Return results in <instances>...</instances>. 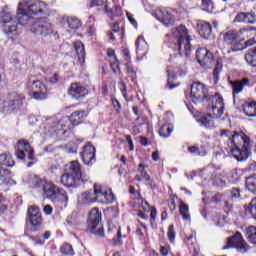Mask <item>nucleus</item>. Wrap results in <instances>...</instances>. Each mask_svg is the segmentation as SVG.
Listing matches in <instances>:
<instances>
[{
	"instance_id": "f257e3e1",
	"label": "nucleus",
	"mask_w": 256,
	"mask_h": 256,
	"mask_svg": "<svg viewBox=\"0 0 256 256\" xmlns=\"http://www.w3.org/2000/svg\"><path fill=\"white\" fill-rule=\"evenodd\" d=\"M48 5L41 0H22L18 3L16 16H13V10L5 6L0 12V23L6 35H17L21 25H29L34 22L31 15H45L48 11Z\"/></svg>"
},
{
	"instance_id": "f03ea898",
	"label": "nucleus",
	"mask_w": 256,
	"mask_h": 256,
	"mask_svg": "<svg viewBox=\"0 0 256 256\" xmlns=\"http://www.w3.org/2000/svg\"><path fill=\"white\" fill-rule=\"evenodd\" d=\"M221 137L230 139V153L238 161H247L251 155V144L247 135L224 129L220 132Z\"/></svg>"
},
{
	"instance_id": "7ed1b4c3",
	"label": "nucleus",
	"mask_w": 256,
	"mask_h": 256,
	"mask_svg": "<svg viewBox=\"0 0 256 256\" xmlns=\"http://www.w3.org/2000/svg\"><path fill=\"white\" fill-rule=\"evenodd\" d=\"M79 203L85 205L87 203H101L102 205H109L115 203V195L111 189L102 188L101 185L95 184L94 190L82 193L78 197Z\"/></svg>"
},
{
	"instance_id": "20e7f679",
	"label": "nucleus",
	"mask_w": 256,
	"mask_h": 256,
	"mask_svg": "<svg viewBox=\"0 0 256 256\" xmlns=\"http://www.w3.org/2000/svg\"><path fill=\"white\" fill-rule=\"evenodd\" d=\"M129 193L130 198L132 199V202L130 203L134 208V211H137V216L140 217V219H144V221L149 219V216L141 212V209H143L146 213H150V223L153 225L155 219H157V208L149 206V202L141 198V193L139 190L135 189V187L130 186Z\"/></svg>"
},
{
	"instance_id": "39448f33",
	"label": "nucleus",
	"mask_w": 256,
	"mask_h": 256,
	"mask_svg": "<svg viewBox=\"0 0 256 256\" xmlns=\"http://www.w3.org/2000/svg\"><path fill=\"white\" fill-rule=\"evenodd\" d=\"M68 173H64L60 178V183L64 187H79V183L89 181V176L81 171V164L72 161L67 165Z\"/></svg>"
},
{
	"instance_id": "423d86ee",
	"label": "nucleus",
	"mask_w": 256,
	"mask_h": 256,
	"mask_svg": "<svg viewBox=\"0 0 256 256\" xmlns=\"http://www.w3.org/2000/svg\"><path fill=\"white\" fill-rule=\"evenodd\" d=\"M253 37L246 41V46L251 47L254 43H256V27L250 26L237 30H229L224 34L223 41L226 45H231L235 47L238 45L240 41H245V39Z\"/></svg>"
},
{
	"instance_id": "0eeeda50",
	"label": "nucleus",
	"mask_w": 256,
	"mask_h": 256,
	"mask_svg": "<svg viewBox=\"0 0 256 256\" xmlns=\"http://www.w3.org/2000/svg\"><path fill=\"white\" fill-rule=\"evenodd\" d=\"M85 117L87 114L83 110H76L74 111L71 116H64L62 117L53 127L54 133L62 132L63 135L67 133V131H71L75 125H80L85 121Z\"/></svg>"
},
{
	"instance_id": "6e6552de",
	"label": "nucleus",
	"mask_w": 256,
	"mask_h": 256,
	"mask_svg": "<svg viewBox=\"0 0 256 256\" xmlns=\"http://www.w3.org/2000/svg\"><path fill=\"white\" fill-rule=\"evenodd\" d=\"M172 35L176 38V46L180 53H184L185 57L191 55L193 51V46H191V36L189 35V30L185 25H180L172 29Z\"/></svg>"
},
{
	"instance_id": "1a4fd4ad",
	"label": "nucleus",
	"mask_w": 256,
	"mask_h": 256,
	"mask_svg": "<svg viewBox=\"0 0 256 256\" xmlns=\"http://www.w3.org/2000/svg\"><path fill=\"white\" fill-rule=\"evenodd\" d=\"M225 108V104L223 103V97L219 94H215L212 97V104H211V111L213 113V116L211 114H208L207 116H202L199 119V123L203 125V127H206V129H213L215 127V123L213 122V117L216 119L221 117L223 115V109Z\"/></svg>"
},
{
	"instance_id": "9d476101",
	"label": "nucleus",
	"mask_w": 256,
	"mask_h": 256,
	"mask_svg": "<svg viewBox=\"0 0 256 256\" xmlns=\"http://www.w3.org/2000/svg\"><path fill=\"white\" fill-rule=\"evenodd\" d=\"M24 26H26L34 35H40V37H51L52 35L54 39H59V35H57L55 29H53V24L49 22L34 20Z\"/></svg>"
},
{
	"instance_id": "9b49d317",
	"label": "nucleus",
	"mask_w": 256,
	"mask_h": 256,
	"mask_svg": "<svg viewBox=\"0 0 256 256\" xmlns=\"http://www.w3.org/2000/svg\"><path fill=\"white\" fill-rule=\"evenodd\" d=\"M190 99L192 103H199L200 101H206L207 99L213 101V96H209L207 86L201 82H195L191 86Z\"/></svg>"
},
{
	"instance_id": "f8f14e48",
	"label": "nucleus",
	"mask_w": 256,
	"mask_h": 256,
	"mask_svg": "<svg viewBox=\"0 0 256 256\" xmlns=\"http://www.w3.org/2000/svg\"><path fill=\"white\" fill-rule=\"evenodd\" d=\"M88 227L94 235L103 237V225L101 224V212L98 208H93L88 216Z\"/></svg>"
},
{
	"instance_id": "ddd939ff",
	"label": "nucleus",
	"mask_w": 256,
	"mask_h": 256,
	"mask_svg": "<svg viewBox=\"0 0 256 256\" xmlns=\"http://www.w3.org/2000/svg\"><path fill=\"white\" fill-rule=\"evenodd\" d=\"M34 189L42 191L43 195L46 196L47 199H57V191L59 190V188H57V186H55L53 182L35 178Z\"/></svg>"
},
{
	"instance_id": "4468645a",
	"label": "nucleus",
	"mask_w": 256,
	"mask_h": 256,
	"mask_svg": "<svg viewBox=\"0 0 256 256\" xmlns=\"http://www.w3.org/2000/svg\"><path fill=\"white\" fill-rule=\"evenodd\" d=\"M27 87L33 92V99H36V101H43L47 98V86H45L41 80L29 78Z\"/></svg>"
},
{
	"instance_id": "2eb2a0df",
	"label": "nucleus",
	"mask_w": 256,
	"mask_h": 256,
	"mask_svg": "<svg viewBox=\"0 0 256 256\" xmlns=\"http://www.w3.org/2000/svg\"><path fill=\"white\" fill-rule=\"evenodd\" d=\"M15 155L20 161H23V159L33 161V159H35V152L33 151V148H31V144L25 140L18 141Z\"/></svg>"
},
{
	"instance_id": "dca6fc26",
	"label": "nucleus",
	"mask_w": 256,
	"mask_h": 256,
	"mask_svg": "<svg viewBox=\"0 0 256 256\" xmlns=\"http://www.w3.org/2000/svg\"><path fill=\"white\" fill-rule=\"evenodd\" d=\"M229 247L237 249L238 253H247L250 249L249 244L245 242L240 232H236L232 237L228 238L227 245L224 246V249H229Z\"/></svg>"
},
{
	"instance_id": "f3484780",
	"label": "nucleus",
	"mask_w": 256,
	"mask_h": 256,
	"mask_svg": "<svg viewBox=\"0 0 256 256\" xmlns=\"http://www.w3.org/2000/svg\"><path fill=\"white\" fill-rule=\"evenodd\" d=\"M23 103H25V95L12 92L8 95V100L4 103V111L13 113L15 109H20Z\"/></svg>"
},
{
	"instance_id": "a211bd4d",
	"label": "nucleus",
	"mask_w": 256,
	"mask_h": 256,
	"mask_svg": "<svg viewBox=\"0 0 256 256\" xmlns=\"http://www.w3.org/2000/svg\"><path fill=\"white\" fill-rule=\"evenodd\" d=\"M156 18L165 27L175 24V11L167 10L165 8L159 9L156 13Z\"/></svg>"
},
{
	"instance_id": "6ab92c4d",
	"label": "nucleus",
	"mask_w": 256,
	"mask_h": 256,
	"mask_svg": "<svg viewBox=\"0 0 256 256\" xmlns=\"http://www.w3.org/2000/svg\"><path fill=\"white\" fill-rule=\"evenodd\" d=\"M196 59L199 65L205 67L211 65L213 61V54L207 48H200L196 51Z\"/></svg>"
},
{
	"instance_id": "aec40b11",
	"label": "nucleus",
	"mask_w": 256,
	"mask_h": 256,
	"mask_svg": "<svg viewBox=\"0 0 256 256\" xmlns=\"http://www.w3.org/2000/svg\"><path fill=\"white\" fill-rule=\"evenodd\" d=\"M88 93L89 92L85 89V87L81 86L79 83H72L68 90V95H70V97L76 101L84 99Z\"/></svg>"
},
{
	"instance_id": "412c9836",
	"label": "nucleus",
	"mask_w": 256,
	"mask_h": 256,
	"mask_svg": "<svg viewBox=\"0 0 256 256\" xmlns=\"http://www.w3.org/2000/svg\"><path fill=\"white\" fill-rule=\"evenodd\" d=\"M81 158L84 165H93V161H95V148L93 145L84 146Z\"/></svg>"
},
{
	"instance_id": "4be33fe9",
	"label": "nucleus",
	"mask_w": 256,
	"mask_h": 256,
	"mask_svg": "<svg viewBox=\"0 0 256 256\" xmlns=\"http://www.w3.org/2000/svg\"><path fill=\"white\" fill-rule=\"evenodd\" d=\"M108 233L113 236L112 243L113 245H121V227L109 223L108 224Z\"/></svg>"
},
{
	"instance_id": "5701e85b",
	"label": "nucleus",
	"mask_w": 256,
	"mask_h": 256,
	"mask_svg": "<svg viewBox=\"0 0 256 256\" xmlns=\"http://www.w3.org/2000/svg\"><path fill=\"white\" fill-rule=\"evenodd\" d=\"M13 174L6 168L0 167L1 185H15V180L12 179Z\"/></svg>"
},
{
	"instance_id": "b1692460",
	"label": "nucleus",
	"mask_w": 256,
	"mask_h": 256,
	"mask_svg": "<svg viewBox=\"0 0 256 256\" xmlns=\"http://www.w3.org/2000/svg\"><path fill=\"white\" fill-rule=\"evenodd\" d=\"M74 49L80 65H83L85 63V45L81 41H76L74 43Z\"/></svg>"
},
{
	"instance_id": "393cba45",
	"label": "nucleus",
	"mask_w": 256,
	"mask_h": 256,
	"mask_svg": "<svg viewBox=\"0 0 256 256\" xmlns=\"http://www.w3.org/2000/svg\"><path fill=\"white\" fill-rule=\"evenodd\" d=\"M211 31H212L211 24L207 22H202L198 24V32H199V35L203 37V39H209V37L211 36Z\"/></svg>"
},
{
	"instance_id": "a878e982",
	"label": "nucleus",
	"mask_w": 256,
	"mask_h": 256,
	"mask_svg": "<svg viewBox=\"0 0 256 256\" xmlns=\"http://www.w3.org/2000/svg\"><path fill=\"white\" fill-rule=\"evenodd\" d=\"M247 86H249V78H243L240 81H235L232 83L233 94L239 95V93L243 91V88Z\"/></svg>"
},
{
	"instance_id": "bb28decb",
	"label": "nucleus",
	"mask_w": 256,
	"mask_h": 256,
	"mask_svg": "<svg viewBox=\"0 0 256 256\" xmlns=\"http://www.w3.org/2000/svg\"><path fill=\"white\" fill-rule=\"evenodd\" d=\"M0 165L1 167H14L15 160H13V156L9 153L0 154Z\"/></svg>"
},
{
	"instance_id": "cd10ccee",
	"label": "nucleus",
	"mask_w": 256,
	"mask_h": 256,
	"mask_svg": "<svg viewBox=\"0 0 256 256\" xmlns=\"http://www.w3.org/2000/svg\"><path fill=\"white\" fill-rule=\"evenodd\" d=\"M148 50H149V45L145 41V38L138 37V39L136 40V52L139 53L143 51L142 55H145V53H147Z\"/></svg>"
},
{
	"instance_id": "c85d7f7f",
	"label": "nucleus",
	"mask_w": 256,
	"mask_h": 256,
	"mask_svg": "<svg viewBox=\"0 0 256 256\" xmlns=\"http://www.w3.org/2000/svg\"><path fill=\"white\" fill-rule=\"evenodd\" d=\"M179 212L183 221H191V214H189V205H187L185 202L180 203Z\"/></svg>"
},
{
	"instance_id": "c756f323",
	"label": "nucleus",
	"mask_w": 256,
	"mask_h": 256,
	"mask_svg": "<svg viewBox=\"0 0 256 256\" xmlns=\"http://www.w3.org/2000/svg\"><path fill=\"white\" fill-rule=\"evenodd\" d=\"M243 111L247 117H256V102L245 104Z\"/></svg>"
},
{
	"instance_id": "7c9ffc66",
	"label": "nucleus",
	"mask_w": 256,
	"mask_h": 256,
	"mask_svg": "<svg viewBox=\"0 0 256 256\" xmlns=\"http://www.w3.org/2000/svg\"><path fill=\"white\" fill-rule=\"evenodd\" d=\"M28 223L31 225V231H37L39 226L43 224V217L36 216L33 218H28Z\"/></svg>"
},
{
	"instance_id": "2f4dec72",
	"label": "nucleus",
	"mask_w": 256,
	"mask_h": 256,
	"mask_svg": "<svg viewBox=\"0 0 256 256\" xmlns=\"http://www.w3.org/2000/svg\"><path fill=\"white\" fill-rule=\"evenodd\" d=\"M171 133H173V126L169 124H164L160 127V137H164V139H167V137H171Z\"/></svg>"
},
{
	"instance_id": "473e14b6",
	"label": "nucleus",
	"mask_w": 256,
	"mask_h": 256,
	"mask_svg": "<svg viewBox=\"0 0 256 256\" xmlns=\"http://www.w3.org/2000/svg\"><path fill=\"white\" fill-rule=\"evenodd\" d=\"M246 189L250 193H256V176H249L246 178Z\"/></svg>"
},
{
	"instance_id": "72a5a7b5",
	"label": "nucleus",
	"mask_w": 256,
	"mask_h": 256,
	"mask_svg": "<svg viewBox=\"0 0 256 256\" xmlns=\"http://www.w3.org/2000/svg\"><path fill=\"white\" fill-rule=\"evenodd\" d=\"M246 237L252 245H256V227L250 226L246 229Z\"/></svg>"
},
{
	"instance_id": "f704fd0d",
	"label": "nucleus",
	"mask_w": 256,
	"mask_h": 256,
	"mask_svg": "<svg viewBox=\"0 0 256 256\" xmlns=\"http://www.w3.org/2000/svg\"><path fill=\"white\" fill-rule=\"evenodd\" d=\"M245 60L251 67H256V48L252 49L245 55Z\"/></svg>"
},
{
	"instance_id": "c9c22d12",
	"label": "nucleus",
	"mask_w": 256,
	"mask_h": 256,
	"mask_svg": "<svg viewBox=\"0 0 256 256\" xmlns=\"http://www.w3.org/2000/svg\"><path fill=\"white\" fill-rule=\"evenodd\" d=\"M60 253L63 255L73 256L75 255V251L73 250V246L69 243H64L60 247Z\"/></svg>"
},
{
	"instance_id": "e433bc0d",
	"label": "nucleus",
	"mask_w": 256,
	"mask_h": 256,
	"mask_svg": "<svg viewBox=\"0 0 256 256\" xmlns=\"http://www.w3.org/2000/svg\"><path fill=\"white\" fill-rule=\"evenodd\" d=\"M68 27L70 29H79L81 27V20L77 17H69L67 18Z\"/></svg>"
},
{
	"instance_id": "4c0bfd02",
	"label": "nucleus",
	"mask_w": 256,
	"mask_h": 256,
	"mask_svg": "<svg viewBox=\"0 0 256 256\" xmlns=\"http://www.w3.org/2000/svg\"><path fill=\"white\" fill-rule=\"evenodd\" d=\"M246 212L250 213L251 217L256 221V197L251 200Z\"/></svg>"
},
{
	"instance_id": "58836bf2",
	"label": "nucleus",
	"mask_w": 256,
	"mask_h": 256,
	"mask_svg": "<svg viewBox=\"0 0 256 256\" xmlns=\"http://www.w3.org/2000/svg\"><path fill=\"white\" fill-rule=\"evenodd\" d=\"M202 10L207 13H213V1L212 0H202Z\"/></svg>"
},
{
	"instance_id": "ea45409f",
	"label": "nucleus",
	"mask_w": 256,
	"mask_h": 256,
	"mask_svg": "<svg viewBox=\"0 0 256 256\" xmlns=\"http://www.w3.org/2000/svg\"><path fill=\"white\" fill-rule=\"evenodd\" d=\"M117 35H119V23H114V25L112 26V31L108 33L110 41H115Z\"/></svg>"
},
{
	"instance_id": "a19ab883",
	"label": "nucleus",
	"mask_w": 256,
	"mask_h": 256,
	"mask_svg": "<svg viewBox=\"0 0 256 256\" xmlns=\"http://www.w3.org/2000/svg\"><path fill=\"white\" fill-rule=\"evenodd\" d=\"M33 217H41V211H39V208L35 206H31L28 208V219H31Z\"/></svg>"
},
{
	"instance_id": "79ce46f5",
	"label": "nucleus",
	"mask_w": 256,
	"mask_h": 256,
	"mask_svg": "<svg viewBox=\"0 0 256 256\" xmlns=\"http://www.w3.org/2000/svg\"><path fill=\"white\" fill-rule=\"evenodd\" d=\"M56 198L60 199L63 203H67V201H69V197L67 196V192H65V190L59 189V188L57 190Z\"/></svg>"
},
{
	"instance_id": "37998d69",
	"label": "nucleus",
	"mask_w": 256,
	"mask_h": 256,
	"mask_svg": "<svg viewBox=\"0 0 256 256\" xmlns=\"http://www.w3.org/2000/svg\"><path fill=\"white\" fill-rule=\"evenodd\" d=\"M167 237L170 241V243H175V226L174 225H170L168 228V232H167Z\"/></svg>"
},
{
	"instance_id": "c03bdc74",
	"label": "nucleus",
	"mask_w": 256,
	"mask_h": 256,
	"mask_svg": "<svg viewBox=\"0 0 256 256\" xmlns=\"http://www.w3.org/2000/svg\"><path fill=\"white\" fill-rule=\"evenodd\" d=\"M246 23H249L250 25H255L256 24V14H255V12L246 13Z\"/></svg>"
},
{
	"instance_id": "a18cd8bd",
	"label": "nucleus",
	"mask_w": 256,
	"mask_h": 256,
	"mask_svg": "<svg viewBox=\"0 0 256 256\" xmlns=\"http://www.w3.org/2000/svg\"><path fill=\"white\" fill-rule=\"evenodd\" d=\"M230 197H231V200H232V201H235V200H237V199H241V189H239V188H233V189L231 190V195H230Z\"/></svg>"
},
{
	"instance_id": "49530a36",
	"label": "nucleus",
	"mask_w": 256,
	"mask_h": 256,
	"mask_svg": "<svg viewBox=\"0 0 256 256\" xmlns=\"http://www.w3.org/2000/svg\"><path fill=\"white\" fill-rule=\"evenodd\" d=\"M7 209V200L0 194V215H3V212L7 211Z\"/></svg>"
},
{
	"instance_id": "de8ad7c7",
	"label": "nucleus",
	"mask_w": 256,
	"mask_h": 256,
	"mask_svg": "<svg viewBox=\"0 0 256 256\" xmlns=\"http://www.w3.org/2000/svg\"><path fill=\"white\" fill-rule=\"evenodd\" d=\"M246 14L247 13H244V12H240L236 15L234 21L236 23H246Z\"/></svg>"
},
{
	"instance_id": "09e8293b",
	"label": "nucleus",
	"mask_w": 256,
	"mask_h": 256,
	"mask_svg": "<svg viewBox=\"0 0 256 256\" xmlns=\"http://www.w3.org/2000/svg\"><path fill=\"white\" fill-rule=\"evenodd\" d=\"M121 15V7L120 6H116L115 10L113 12H109L108 16L110 17V19H115V17H119Z\"/></svg>"
},
{
	"instance_id": "8fccbe9b",
	"label": "nucleus",
	"mask_w": 256,
	"mask_h": 256,
	"mask_svg": "<svg viewBox=\"0 0 256 256\" xmlns=\"http://www.w3.org/2000/svg\"><path fill=\"white\" fill-rule=\"evenodd\" d=\"M109 62L113 73H119V62H117V59L116 61L110 60Z\"/></svg>"
},
{
	"instance_id": "3c124183",
	"label": "nucleus",
	"mask_w": 256,
	"mask_h": 256,
	"mask_svg": "<svg viewBox=\"0 0 256 256\" xmlns=\"http://www.w3.org/2000/svg\"><path fill=\"white\" fill-rule=\"evenodd\" d=\"M46 81L51 83V85H55V83L59 81V76L57 74H53L52 77L46 78Z\"/></svg>"
},
{
	"instance_id": "603ef678",
	"label": "nucleus",
	"mask_w": 256,
	"mask_h": 256,
	"mask_svg": "<svg viewBox=\"0 0 256 256\" xmlns=\"http://www.w3.org/2000/svg\"><path fill=\"white\" fill-rule=\"evenodd\" d=\"M107 55L108 57H110L109 61H117V56H115V50L108 49Z\"/></svg>"
},
{
	"instance_id": "864d4df0",
	"label": "nucleus",
	"mask_w": 256,
	"mask_h": 256,
	"mask_svg": "<svg viewBox=\"0 0 256 256\" xmlns=\"http://www.w3.org/2000/svg\"><path fill=\"white\" fill-rule=\"evenodd\" d=\"M189 153H192V155H201V152H199V147L192 146L188 148Z\"/></svg>"
},
{
	"instance_id": "5fc2aeb1",
	"label": "nucleus",
	"mask_w": 256,
	"mask_h": 256,
	"mask_svg": "<svg viewBox=\"0 0 256 256\" xmlns=\"http://www.w3.org/2000/svg\"><path fill=\"white\" fill-rule=\"evenodd\" d=\"M43 211L45 215H51L53 213V207H51V205H46L44 206Z\"/></svg>"
},
{
	"instance_id": "6e6d98bb",
	"label": "nucleus",
	"mask_w": 256,
	"mask_h": 256,
	"mask_svg": "<svg viewBox=\"0 0 256 256\" xmlns=\"http://www.w3.org/2000/svg\"><path fill=\"white\" fill-rule=\"evenodd\" d=\"M140 173H141V177H143L145 181H149L151 179V177L149 176V174H147V171H145L144 168L140 170Z\"/></svg>"
},
{
	"instance_id": "4d7b16f0",
	"label": "nucleus",
	"mask_w": 256,
	"mask_h": 256,
	"mask_svg": "<svg viewBox=\"0 0 256 256\" xmlns=\"http://www.w3.org/2000/svg\"><path fill=\"white\" fill-rule=\"evenodd\" d=\"M120 91H122L123 97H125V99H127V85H125V83H122L120 85Z\"/></svg>"
},
{
	"instance_id": "13d9d810",
	"label": "nucleus",
	"mask_w": 256,
	"mask_h": 256,
	"mask_svg": "<svg viewBox=\"0 0 256 256\" xmlns=\"http://www.w3.org/2000/svg\"><path fill=\"white\" fill-rule=\"evenodd\" d=\"M248 170L254 172V174L252 176H256V162L250 163Z\"/></svg>"
},
{
	"instance_id": "bf43d9fd",
	"label": "nucleus",
	"mask_w": 256,
	"mask_h": 256,
	"mask_svg": "<svg viewBox=\"0 0 256 256\" xmlns=\"http://www.w3.org/2000/svg\"><path fill=\"white\" fill-rule=\"evenodd\" d=\"M169 209L170 211H175V209H177V205L175 204V199L173 198L170 200Z\"/></svg>"
},
{
	"instance_id": "052dcab7",
	"label": "nucleus",
	"mask_w": 256,
	"mask_h": 256,
	"mask_svg": "<svg viewBox=\"0 0 256 256\" xmlns=\"http://www.w3.org/2000/svg\"><path fill=\"white\" fill-rule=\"evenodd\" d=\"M103 0H92V7H101Z\"/></svg>"
},
{
	"instance_id": "680f3d73",
	"label": "nucleus",
	"mask_w": 256,
	"mask_h": 256,
	"mask_svg": "<svg viewBox=\"0 0 256 256\" xmlns=\"http://www.w3.org/2000/svg\"><path fill=\"white\" fill-rule=\"evenodd\" d=\"M179 69H180V75H187V66L185 64L180 66Z\"/></svg>"
},
{
	"instance_id": "e2e57ef3",
	"label": "nucleus",
	"mask_w": 256,
	"mask_h": 256,
	"mask_svg": "<svg viewBox=\"0 0 256 256\" xmlns=\"http://www.w3.org/2000/svg\"><path fill=\"white\" fill-rule=\"evenodd\" d=\"M129 22L131 23V25H133L135 29H137V20H135V18H133V16L131 15H129Z\"/></svg>"
},
{
	"instance_id": "0e129e2a",
	"label": "nucleus",
	"mask_w": 256,
	"mask_h": 256,
	"mask_svg": "<svg viewBox=\"0 0 256 256\" xmlns=\"http://www.w3.org/2000/svg\"><path fill=\"white\" fill-rule=\"evenodd\" d=\"M160 253H161L163 256H167V255H169V250L167 249V247L162 246V247L160 248Z\"/></svg>"
},
{
	"instance_id": "69168bd1",
	"label": "nucleus",
	"mask_w": 256,
	"mask_h": 256,
	"mask_svg": "<svg viewBox=\"0 0 256 256\" xmlns=\"http://www.w3.org/2000/svg\"><path fill=\"white\" fill-rule=\"evenodd\" d=\"M140 143H141V145H143L144 147H147V146L149 145L148 140H147L146 137H141Z\"/></svg>"
},
{
	"instance_id": "338daca9",
	"label": "nucleus",
	"mask_w": 256,
	"mask_h": 256,
	"mask_svg": "<svg viewBox=\"0 0 256 256\" xmlns=\"http://www.w3.org/2000/svg\"><path fill=\"white\" fill-rule=\"evenodd\" d=\"M224 205L226 209H229V210L233 209V202L225 201Z\"/></svg>"
},
{
	"instance_id": "774afa93",
	"label": "nucleus",
	"mask_w": 256,
	"mask_h": 256,
	"mask_svg": "<svg viewBox=\"0 0 256 256\" xmlns=\"http://www.w3.org/2000/svg\"><path fill=\"white\" fill-rule=\"evenodd\" d=\"M152 159L153 161H157L159 159V152L155 151L152 153Z\"/></svg>"
}]
</instances>
